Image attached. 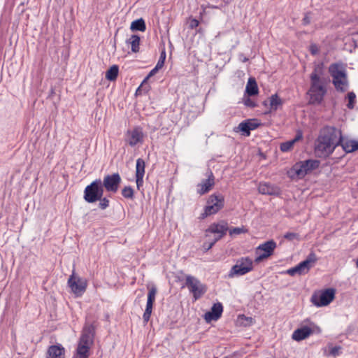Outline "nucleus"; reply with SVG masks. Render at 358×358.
Here are the masks:
<instances>
[{
  "label": "nucleus",
  "mask_w": 358,
  "mask_h": 358,
  "mask_svg": "<svg viewBox=\"0 0 358 358\" xmlns=\"http://www.w3.org/2000/svg\"><path fill=\"white\" fill-rule=\"evenodd\" d=\"M342 141L341 131L334 127H324L317 138L315 152L319 157H328L340 145Z\"/></svg>",
  "instance_id": "f257e3e1"
},
{
  "label": "nucleus",
  "mask_w": 358,
  "mask_h": 358,
  "mask_svg": "<svg viewBox=\"0 0 358 358\" xmlns=\"http://www.w3.org/2000/svg\"><path fill=\"white\" fill-rule=\"evenodd\" d=\"M322 73V66L317 65L310 76V86L308 94L310 96L309 103L310 104H321L327 94V90L324 80L320 77Z\"/></svg>",
  "instance_id": "f03ea898"
},
{
  "label": "nucleus",
  "mask_w": 358,
  "mask_h": 358,
  "mask_svg": "<svg viewBox=\"0 0 358 358\" xmlns=\"http://www.w3.org/2000/svg\"><path fill=\"white\" fill-rule=\"evenodd\" d=\"M95 329L94 323H85L73 358H89L90 348L94 342Z\"/></svg>",
  "instance_id": "7ed1b4c3"
},
{
  "label": "nucleus",
  "mask_w": 358,
  "mask_h": 358,
  "mask_svg": "<svg viewBox=\"0 0 358 358\" xmlns=\"http://www.w3.org/2000/svg\"><path fill=\"white\" fill-rule=\"evenodd\" d=\"M329 71L333 78L332 83L336 90L340 92H346L349 86V83L345 71L340 69L338 65L336 64L330 65Z\"/></svg>",
  "instance_id": "20e7f679"
},
{
  "label": "nucleus",
  "mask_w": 358,
  "mask_h": 358,
  "mask_svg": "<svg viewBox=\"0 0 358 358\" xmlns=\"http://www.w3.org/2000/svg\"><path fill=\"white\" fill-rule=\"evenodd\" d=\"M320 166V161L317 159H308L295 164L289 171V176H294L298 178H303L306 174L317 169Z\"/></svg>",
  "instance_id": "39448f33"
},
{
  "label": "nucleus",
  "mask_w": 358,
  "mask_h": 358,
  "mask_svg": "<svg viewBox=\"0 0 358 358\" xmlns=\"http://www.w3.org/2000/svg\"><path fill=\"white\" fill-rule=\"evenodd\" d=\"M103 192L101 180L96 179L85 187L83 198L87 203H94L103 196Z\"/></svg>",
  "instance_id": "423d86ee"
},
{
  "label": "nucleus",
  "mask_w": 358,
  "mask_h": 358,
  "mask_svg": "<svg viewBox=\"0 0 358 358\" xmlns=\"http://www.w3.org/2000/svg\"><path fill=\"white\" fill-rule=\"evenodd\" d=\"M224 199L222 194L210 195L207 201V206L205 208L204 212L201 213L200 218L204 219L208 215L217 213L224 207Z\"/></svg>",
  "instance_id": "0eeeda50"
},
{
  "label": "nucleus",
  "mask_w": 358,
  "mask_h": 358,
  "mask_svg": "<svg viewBox=\"0 0 358 358\" xmlns=\"http://www.w3.org/2000/svg\"><path fill=\"white\" fill-rule=\"evenodd\" d=\"M253 269V262L248 257H241L236 260L229 273L230 278L243 275Z\"/></svg>",
  "instance_id": "6e6552de"
},
{
  "label": "nucleus",
  "mask_w": 358,
  "mask_h": 358,
  "mask_svg": "<svg viewBox=\"0 0 358 358\" xmlns=\"http://www.w3.org/2000/svg\"><path fill=\"white\" fill-rule=\"evenodd\" d=\"M67 284L71 292L77 296H82L87 287V280L76 275L75 270H73L72 274L69 276Z\"/></svg>",
  "instance_id": "1a4fd4ad"
},
{
  "label": "nucleus",
  "mask_w": 358,
  "mask_h": 358,
  "mask_svg": "<svg viewBox=\"0 0 358 358\" xmlns=\"http://www.w3.org/2000/svg\"><path fill=\"white\" fill-rule=\"evenodd\" d=\"M335 292L334 289L329 288L320 293H315L311 296V302L317 307L327 306L334 300Z\"/></svg>",
  "instance_id": "9d476101"
},
{
  "label": "nucleus",
  "mask_w": 358,
  "mask_h": 358,
  "mask_svg": "<svg viewBox=\"0 0 358 358\" xmlns=\"http://www.w3.org/2000/svg\"><path fill=\"white\" fill-rule=\"evenodd\" d=\"M185 285L189 288L190 292L193 294L195 300L201 298L207 290L205 285L202 284L199 280L192 275L186 276Z\"/></svg>",
  "instance_id": "9b49d317"
},
{
  "label": "nucleus",
  "mask_w": 358,
  "mask_h": 358,
  "mask_svg": "<svg viewBox=\"0 0 358 358\" xmlns=\"http://www.w3.org/2000/svg\"><path fill=\"white\" fill-rule=\"evenodd\" d=\"M276 247L277 244L273 240H270L260 244L256 248L255 252L257 256L255 258V262L259 263L264 259L271 257L273 254Z\"/></svg>",
  "instance_id": "f8f14e48"
},
{
  "label": "nucleus",
  "mask_w": 358,
  "mask_h": 358,
  "mask_svg": "<svg viewBox=\"0 0 358 358\" xmlns=\"http://www.w3.org/2000/svg\"><path fill=\"white\" fill-rule=\"evenodd\" d=\"M144 136L142 129L140 127H136L126 132L124 141L131 147H134L137 144L143 143Z\"/></svg>",
  "instance_id": "ddd939ff"
},
{
  "label": "nucleus",
  "mask_w": 358,
  "mask_h": 358,
  "mask_svg": "<svg viewBox=\"0 0 358 358\" xmlns=\"http://www.w3.org/2000/svg\"><path fill=\"white\" fill-rule=\"evenodd\" d=\"M120 182L121 177L119 173L107 175L102 181L103 188H105L108 192L115 193L118 190Z\"/></svg>",
  "instance_id": "4468645a"
},
{
  "label": "nucleus",
  "mask_w": 358,
  "mask_h": 358,
  "mask_svg": "<svg viewBox=\"0 0 358 358\" xmlns=\"http://www.w3.org/2000/svg\"><path fill=\"white\" fill-rule=\"evenodd\" d=\"M148 293L146 308L143 315V321L145 323H147L150 320L152 314L153 303L155 301V297L157 292V289L156 287L154 285L150 287H148Z\"/></svg>",
  "instance_id": "2eb2a0df"
},
{
  "label": "nucleus",
  "mask_w": 358,
  "mask_h": 358,
  "mask_svg": "<svg viewBox=\"0 0 358 358\" xmlns=\"http://www.w3.org/2000/svg\"><path fill=\"white\" fill-rule=\"evenodd\" d=\"M229 230L228 224L224 221L218 223L211 224L205 231L206 238H210L211 234H217L224 236Z\"/></svg>",
  "instance_id": "dca6fc26"
},
{
  "label": "nucleus",
  "mask_w": 358,
  "mask_h": 358,
  "mask_svg": "<svg viewBox=\"0 0 358 358\" xmlns=\"http://www.w3.org/2000/svg\"><path fill=\"white\" fill-rule=\"evenodd\" d=\"M145 167V161L142 158L137 159L136 164V182L138 189L143 186Z\"/></svg>",
  "instance_id": "f3484780"
},
{
  "label": "nucleus",
  "mask_w": 358,
  "mask_h": 358,
  "mask_svg": "<svg viewBox=\"0 0 358 358\" xmlns=\"http://www.w3.org/2000/svg\"><path fill=\"white\" fill-rule=\"evenodd\" d=\"M259 126V123L257 120H247L241 122L238 127V129L243 132V134L248 136L250 134V131L257 129Z\"/></svg>",
  "instance_id": "a211bd4d"
},
{
  "label": "nucleus",
  "mask_w": 358,
  "mask_h": 358,
  "mask_svg": "<svg viewBox=\"0 0 358 358\" xmlns=\"http://www.w3.org/2000/svg\"><path fill=\"white\" fill-rule=\"evenodd\" d=\"M258 190L260 194L268 195H278L280 192L278 186L265 182L259 183Z\"/></svg>",
  "instance_id": "6ab92c4d"
},
{
  "label": "nucleus",
  "mask_w": 358,
  "mask_h": 358,
  "mask_svg": "<svg viewBox=\"0 0 358 358\" xmlns=\"http://www.w3.org/2000/svg\"><path fill=\"white\" fill-rule=\"evenodd\" d=\"M223 306L222 303H215L211 308V310L207 312L205 314L204 318L206 321L210 322L211 320H218L222 313Z\"/></svg>",
  "instance_id": "aec40b11"
},
{
  "label": "nucleus",
  "mask_w": 358,
  "mask_h": 358,
  "mask_svg": "<svg viewBox=\"0 0 358 358\" xmlns=\"http://www.w3.org/2000/svg\"><path fill=\"white\" fill-rule=\"evenodd\" d=\"M65 349L61 344L50 345L46 354V358H64Z\"/></svg>",
  "instance_id": "412c9836"
},
{
  "label": "nucleus",
  "mask_w": 358,
  "mask_h": 358,
  "mask_svg": "<svg viewBox=\"0 0 358 358\" xmlns=\"http://www.w3.org/2000/svg\"><path fill=\"white\" fill-rule=\"evenodd\" d=\"M312 333L313 330L310 327L303 326L296 329L293 332L292 338L294 341H300L308 337Z\"/></svg>",
  "instance_id": "4be33fe9"
},
{
  "label": "nucleus",
  "mask_w": 358,
  "mask_h": 358,
  "mask_svg": "<svg viewBox=\"0 0 358 358\" xmlns=\"http://www.w3.org/2000/svg\"><path fill=\"white\" fill-rule=\"evenodd\" d=\"M215 183V178L211 171L209 172V175L208 178L205 180H203L199 186L201 187V189L198 191L200 194H203L209 192L211 187L214 185Z\"/></svg>",
  "instance_id": "5701e85b"
},
{
  "label": "nucleus",
  "mask_w": 358,
  "mask_h": 358,
  "mask_svg": "<svg viewBox=\"0 0 358 358\" xmlns=\"http://www.w3.org/2000/svg\"><path fill=\"white\" fill-rule=\"evenodd\" d=\"M308 267L306 266L302 262H300L296 266L291 268L287 271V273L293 276L296 274L298 275H303L307 273L309 271Z\"/></svg>",
  "instance_id": "b1692460"
},
{
  "label": "nucleus",
  "mask_w": 358,
  "mask_h": 358,
  "mask_svg": "<svg viewBox=\"0 0 358 358\" xmlns=\"http://www.w3.org/2000/svg\"><path fill=\"white\" fill-rule=\"evenodd\" d=\"M245 91L249 96H255L258 94V87L254 78H250L245 88Z\"/></svg>",
  "instance_id": "393cba45"
},
{
  "label": "nucleus",
  "mask_w": 358,
  "mask_h": 358,
  "mask_svg": "<svg viewBox=\"0 0 358 358\" xmlns=\"http://www.w3.org/2000/svg\"><path fill=\"white\" fill-rule=\"evenodd\" d=\"M340 145L348 153L355 152L358 150V142L354 140L347 141L345 142L341 141Z\"/></svg>",
  "instance_id": "a878e982"
},
{
  "label": "nucleus",
  "mask_w": 358,
  "mask_h": 358,
  "mask_svg": "<svg viewBox=\"0 0 358 358\" xmlns=\"http://www.w3.org/2000/svg\"><path fill=\"white\" fill-rule=\"evenodd\" d=\"M302 138V134L301 133L297 134L295 138L292 140L286 141L280 144V150L282 152H288L294 146V143L299 141Z\"/></svg>",
  "instance_id": "bb28decb"
},
{
  "label": "nucleus",
  "mask_w": 358,
  "mask_h": 358,
  "mask_svg": "<svg viewBox=\"0 0 358 358\" xmlns=\"http://www.w3.org/2000/svg\"><path fill=\"white\" fill-rule=\"evenodd\" d=\"M118 73L119 67L117 65L114 64L106 72V78L110 81H115L117 78Z\"/></svg>",
  "instance_id": "cd10ccee"
},
{
  "label": "nucleus",
  "mask_w": 358,
  "mask_h": 358,
  "mask_svg": "<svg viewBox=\"0 0 358 358\" xmlns=\"http://www.w3.org/2000/svg\"><path fill=\"white\" fill-rule=\"evenodd\" d=\"M282 100L276 94L271 95V96L269 98V105L271 110H278V108L280 106H282Z\"/></svg>",
  "instance_id": "c85d7f7f"
},
{
  "label": "nucleus",
  "mask_w": 358,
  "mask_h": 358,
  "mask_svg": "<svg viewBox=\"0 0 358 358\" xmlns=\"http://www.w3.org/2000/svg\"><path fill=\"white\" fill-rule=\"evenodd\" d=\"M127 43L131 45V51L137 52L139 50L140 37L137 35H131V37L127 40Z\"/></svg>",
  "instance_id": "c756f323"
},
{
  "label": "nucleus",
  "mask_w": 358,
  "mask_h": 358,
  "mask_svg": "<svg viewBox=\"0 0 358 358\" xmlns=\"http://www.w3.org/2000/svg\"><path fill=\"white\" fill-rule=\"evenodd\" d=\"M130 29L132 31H144L146 29V25L144 20L140 18L133 21L131 24Z\"/></svg>",
  "instance_id": "7c9ffc66"
},
{
  "label": "nucleus",
  "mask_w": 358,
  "mask_h": 358,
  "mask_svg": "<svg viewBox=\"0 0 358 358\" xmlns=\"http://www.w3.org/2000/svg\"><path fill=\"white\" fill-rule=\"evenodd\" d=\"M236 323L240 326L250 327L255 323V320L251 317H246L244 315H241L238 317Z\"/></svg>",
  "instance_id": "2f4dec72"
},
{
  "label": "nucleus",
  "mask_w": 358,
  "mask_h": 358,
  "mask_svg": "<svg viewBox=\"0 0 358 358\" xmlns=\"http://www.w3.org/2000/svg\"><path fill=\"white\" fill-rule=\"evenodd\" d=\"M317 258L316 255L313 252H312L308 255L306 259L304 261H303L302 262L303 264H305L306 266L307 267H308L309 269H310V268H312L314 266V264L317 262Z\"/></svg>",
  "instance_id": "473e14b6"
},
{
  "label": "nucleus",
  "mask_w": 358,
  "mask_h": 358,
  "mask_svg": "<svg viewBox=\"0 0 358 358\" xmlns=\"http://www.w3.org/2000/svg\"><path fill=\"white\" fill-rule=\"evenodd\" d=\"M122 195L126 199H134V189L130 186L124 187L122 190Z\"/></svg>",
  "instance_id": "72a5a7b5"
},
{
  "label": "nucleus",
  "mask_w": 358,
  "mask_h": 358,
  "mask_svg": "<svg viewBox=\"0 0 358 358\" xmlns=\"http://www.w3.org/2000/svg\"><path fill=\"white\" fill-rule=\"evenodd\" d=\"M348 99V103L347 104V107L349 109H352L355 107V103L356 99V95L353 92H350L347 95Z\"/></svg>",
  "instance_id": "f704fd0d"
},
{
  "label": "nucleus",
  "mask_w": 358,
  "mask_h": 358,
  "mask_svg": "<svg viewBox=\"0 0 358 358\" xmlns=\"http://www.w3.org/2000/svg\"><path fill=\"white\" fill-rule=\"evenodd\" d=\"M229 232L230 236L233 235H238L241 234H243L247 232V229L243 227H234L232 229H229Z\"/></svg>",
  "instance_id": "c9c22d12"
},
{
  "label": "nucleus",
  "mask_w": 358,
  "mask_h": 358,
  "mask_svg": "<svg viewBox=\"0 0 358 358\" xmlns=\"http://www.w3.org/2000/svg\"><path fill=\"white\" fill-rule=\"evenodd\" d=\"M99 201V208L101 210H105L109 206V200L106 197L101 196L100 199H98Z\"/></svg>",
  "instance_id": "e433bc0d"
},
{
  "label": "nucleus",
  "mask_w": 358,
  "mask_h": 358,
  "mask_svg": "<svg viewBox=\"0 0 358 358\" xmlns=\"http://www.w3.org/2000/svg\"><path fill=\"white\" fill-rule=\"evenodd\" d=\"M341 346L331 347V348H330V350H329V355L334 357L336 356H338L341 353Z\"/></svg>",
  "instance_id": "4c0bfd02"
},
{
  "label": "nucleus",
  "mask_w": 358,
  "mask_h": 358,
  "mask_svg": "<svg viewBox=\"0 0 358 358\" xmlns=\"http://www.w3.org/2000/svg\"><path fill=\"white\" fill-rule=\"evenodd\" d=\"M165 59H166V52L164 50H163L160 55V57L156 64V66L158 67V68H160L162 69V66H164V61H165Z\"/></svg>",
  "instance_id": "58836bf2"
},
{
  "label": "nucleus",
  "mask_w": 358,
  "mask_h": 358,
  "mask_svg": "<svg viewBox=\"0 0 358 358\" xmlns=\"http://www.w3.org/2000/svg\"><path fill=\"white\" fill-rule=\"evenodd\" d=\"M208 238V240L205 241L203 243V246H202L203 250L206 251H208L210 249H211L212 247L215 245V243L209 238Z\"/></svg>",
  "instance_id": "ea45409f"
},
{
  "label": "nucleus",
  "mask_w": 358,
  "mask_h": 358,
  "mask_svg": "<svg viewBox=\"0 0 358 358\" xmlns=\"http://www.w3.org/2000/svg\"><path fill=\"white\" fill-rule=\"evenodd\" d=\"M298 234L293 232H287L284 235V238L289 240L293 241L295 238H297Z\"/></svg>",
  "instance_id": "a19ab883"
},
{
  "label": "nucleus",
  "mask_w": 358,
  "mask_h": 358,
  "mask_svg": "<svg viewBox=\"0 0 358 358\" xmlns=\"http://www.w3.org/2000/svg\"><path fill=\"white\" fill-rule=\"evenodd\" d=\"M244 104L246 106H248V107H250V108H254V107L256 106L255 103L251 99H250V98H246L244 100Z\"/></svg>",
  "instance_id": "79ce46f5"
},
{
  "label": "nucleus",
  "mask_w": 358,
  "mask_h": 358,
  "mask_svg": "<svg viewBox=\"0 0 358 358\" xmlns=\"http://www.w3.org/2000/svg\"><path fill=\"white\" fill-rule=\"evenodd\" d=\"M199 24V20H196V19H192L190 20L189 22V27L191 29H194L196 27H197Z\"/></svg>",
  "instance_id": "37998d69"
},
{
  "label": "nucleus",
  "mask_w": 358,
  "mask_h": 358,
  "mask_svg": "<svg viewBox=\"0 0 358 358\" xmlns=\"http://www.w3.org/2000/svg\"><path fill=\"white\" fill-rule=\"evenodd\" d=\"M310 51L312 55H315L318 53L319 49L315 44H312L310 47Z\"/></svg>",
  "instance_id": "c03bdc74"
},
{
  "label": "nucleus",
  "mask_w": 358,
  "mask_h": 358,
  "mask_svg": "<svg viewBox=\"0 0 358 358\" xmlns=\"http://www.w3.org/2000/svg\"><path fill=\"white\" fill-rule=\"evenodd\" d=\"M159 69H160V68H158L157 66H155V67L150 71V72L146 77L145 80L148 79L150 77L154 76L158 71Z\"/></svg>",
  "instance_id": "a18cd8bd"
},
{
  "label": "nucleus",
  "mask_w": 358,
  "mask_h": 358,
  "mask_svg": "<svg viewBox=\"0 0 358 358\" xmlns=\"http://www.w3.org/2000/svg\"><path fill=\"white\" fill-rule=\"evenodd\" d=\"M224 236L223 235H217V234H214V236L213 238H211L210 237L209 238L214 243H215L217 241H218L219 240H220Z\"/></svg>",
  "instance_id": "49530a36"
},
{
  "label": "nucleus",
  "mask_w": 358,
  "mask_h": 358,
  "mask_svg": "<svg viewBox=\"0 0 358 358\" xmlns=\"http://www.w3.org/2000/svg\"><path fill=\"white\" fill-rule=\"evenodd\" d=\"M310 22V20L308 16L306 15L303 19V24L307 25Z\"/></svg>",
  "instance_id": "de8ad7c7"
},
{
  "label": "nucleus",
  "mask_w": 358,
  "mask_h": 358,
  "mask_svg": "<svg viewBox=\"0 0 358 358\" xmlns=\"http://www.w3.org/2000/svg\"><path fill=\"white\" fill-rule=\"evenodd\" d=\"M240 59L241 60V62H246L248 61V59L245 57H244L243 55H240Z\"/></svg>",
  "instance_id": "09e8293b"
},
{
  "label": "nucleus",
  "mask_w": 358,
  "mask_h": 358,
  "mask_svg": "<svg viewBox=\"0 0 358 358\" xmlns=\"http://www.w3.org/2000/svg\"><path fill=\"white\" fill-rule=\"evenodd\" d=\"M356 266H357V267L358 268V258H357V260H356Z\"/></svg>",
  "instance_id": "8fccbe9b"
},
{
  "label": "nucleus",
  "mask_w": 358,
  "mask_h": 358,
  "mask_svg": "<svg viewBox=\"0 0 358 358\" xmlns=\"http://www.w3.org/2000/svg\"><path fill=\"white\" fill-rule=\"evenodd\" d=\"M264 105H266V104H267L266 101L264 102Z\"/></svg>",
  "instance_id": "3c124183"
},
{
  "label": "nucleus",
  "mask_w": 358,
  "mask_h": 358,
  "mask_svg": "<svg viewBox=\"0 0 358 358\" xmlns=\"http://www.w3.org/2000/svg\"><path fill=\"white\" fill-rule=\"evenodd\" d=\"M357 185H358V181H357Z\"/></svg>",
  "instance_id": "603ef678"
}]
</instances>
